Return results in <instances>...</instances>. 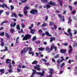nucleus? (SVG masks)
Returning a JSON list of instances; mask_svg holds the SVG:
<instances>
[{
    "label": "nucleus",
    "mask_w": 77,
    "mask_h": 77,
    "mask_svg": "<svg viewBox=\"0 0 77 77\" xmlns=\"http://www.w3.org/2000/svg\"><path fill=\"white\" fill-rule=\"evenodd\" d=\"M54 45H51V49H50V50H52L53 49V48H54Z\"/></svg>",
    "instance_id": "obj_29"
},
{
    "label": "nucleus",
    "mask_w": 77,
    "mask_h": 77,
    "mask_svg": "<svg viewBox=\"0 0 77 77\" xmlns=\"http://www.w3.org/2000/svg\"><path fill=\"white\" fill-rule=\"evenodd\" d=\"M48 26L47 23H44L42 24V27H45L46 26Z\"/></svg>",
    "instance_id": "obj_20"
},
{
    "label": "nucleus",
    "mask_w": 77,
    "mask_h": 77,
    "mask_svg": "<svg viewBox=\"0 0 77 77\" xmlns=\"http://www.w3.org/2000/svg\"><path fill=\"white\" fill-rule=\"evenodd\" d=\"M5 5H0V7L1 8L2 7V8H5Z\"/></svg>",
    "instance_id": "obj_44"
},
{
    "label": "nucleus",
    "mask_w": 77,
    "mask_h": 77,
    "mask_svg": "<svg viewBox=\"0 0 77 77\" xmlns=\"http://www.w3.org/2000/svg\"><path fill=\"white\" fill-rule=\"evenodd\" d=\"M58 15L59 18H60L61 20H62L63 18L62 21H63V22L65 21V18H64V16H62V14H58Z\"/></svg>",
    "instance_id": "obj_5"
},
{
    "label": "nucleus",
    "mask_w": 77,
    "mask_h": 77,
    "mask_svg": "<svg viewBox=\"0 0 77 77\" xmlns=\"http://www.w3.org/2000/svg\"><path fill=\"white\" fill-rule=\"evenodd\" d=\"M27 0H23L22 1V3H26V2H27Z\"/></svg>",
    "instance_id": "obj_51"
},
{
    "label": "nucleus",
    "mask_w": 77,
    "mask_h": 77,
    "mask_svg": "<svg viewBox=\"0 0 77 77\" xmlns=\"http://www.w3.org/2000/svg\"><path fill=\"white\" fill-rule=\"evenodd\" d=\"M2 43L1 44V45L2 46V47H3L4 46V45L5 44V43H4V42H1Z\"/></svg>",
    "instance_id": "obj_49"
},
{
    "label": "nucleus",
    "mask_w": 77,
    "mask_h": 77,
    "mask_svg": "<svg viewBox=\"0 0 77 77\" xmlns=\"http://www.w3.org/2000/svg\"><path fill=\"white\" fill-rule=\"evenodd\" d=\"M43 44H44V45H46L47 44V43L46 42H43Z\"/></svg>",
    "instance_id": "obj_59"
},
{
    "label": "nucleus",
    "mask_w": 77,
    "mask_h": 77,
    "mask_svg": "<svg viewBox=\"0 0 77 77\" xmlns=\"http://www.w3.org/2000/svg\"><path fill=\"white\" fill-rule=\"evenodd\" d=\"M49 23L50 26H53L54 24V22H49Z\"/></svg>",
    "instance_id": "obj_40"
},
{
    "label": "nucleus",
    "mask_w": 77,
    "mask_h": 77,
    "mask_svg": "<svg viewBox=\"0 0 77 77\" xmlns=\"http://www.w3.org/2000/svg\"><path fill=\"white\" fill-rule=\"evenodd\" d=\"M69 48L70 49H69L68 51L69 54L71 53V52L72 51V50H73L72 48V46H71V45H69Z\"/></svg>",
    "instance_id": "obj_7"
},
{
    "label": "nucleus",
    "mask_w": 77,
    "mask_h": 77,
    "mask_svg": "<svg viewBox=\"0 0 77 77\" xmlns=\"http://www.w3.org/2000/svg\"><path fill=\"white\" fill-rule=\"evenodd\" d=\"M20 31H18V33H22V32H23V29H21Z\"/></svg>",
    "instance_id": "obj_47"
},
{
    "label": "nucleus",
    "mask_w": 77,
    "mask_h": 77,
    "mask_svg": "<svg viewBox=\"0 0 77 77\" xmlns=\"http://www.w3.org/2000/svg\"><path fill=\"white\" fill-rule=\"evenodd\" d=\"M28 50L29 51H32V48H31V47H28L26 48H23V50H22L21 52V54H23V53L25 54Z\"/></svg>",
    "instance_id": "obj_1"
},
{
    "label": "nucleus",
    "mask_w": 77,
    "mask_h": 77,
    "mask_svg": "<svg viewBox=\"0 0 77 77\" xmlns=\"http://www.w3.org/2000/svg\"><path fill=\"white\" fill-rule=\"evenodd\" d=\"M5 49H3L4 51H8V49L7 47H5Z\"/></svg>",
    "instance_id": "obj_35"
},
{
    "label": "nucleus",
    "mask_w": 77,
    "mask_h": 77,
    "mask_svg": "<svg viewBox=\"0 0 77 77\" xmlns=\"http://www.w3.org/2000/svg\"><path fill=\"white\" fill-rule=\"evenodd\" d=\"M30 9V8L28 6H26L23 9V10H28V9Z\"/></svg>",
    "instance_id": "obj_23"
},
{
    "label": "nucleus",
    "mask_w": 77,
    "mask_h": 77,
    "mask_svg": "<svg viewBox=\"0 0 77 77\" xmlns=\"http://www.w3.org/2000/svg\"><path fill=\"white\" fill-rule=\"evenodd\" d=\"M53 69H51L50 70V75H49V77H52V74L53 73Z\"/></svg>",
    "instance_id": "obj_6"
},
{
    "label": "nucleus",
    "mask_w": 77,
    "mask_h": 77,
    "mask_svg": "<svg viewBox=\"0 0 77 77\" xmlns=\"http://www.w3.org/2000/svg\"><path fill=\"white\" fill-rule=\"evenodd\" d=\"M5 36L8 38H9V35L8 33L7 32L5 33Z\"/></svg>",
    "instance_id": "obj_30"
},
{
    "label": "nucleus",
    "mask_w": 77,
    "mask_h": 77,
    "mask_svg": "<svg viewBox=\"0 0 77 77\" xmlns=\"http://www.w3.org/2000/svg\"><path fill=\"white\" fill-rule=\"evenodd\" d=\"M32 71H33L34 72L36 73V74H37V75H38V74H39V72H36V70H32Z\"/></svg>",
    "instance_id": "obj_39"
},
{
    "label": "nucleus",
    "mask_w": 77,
    "mask_h": 77,
    "mask_svg": "<svg viewBox=\"0 0 77 77\" xmlns=\"http://www.w3.org/2000/svg\"><path fill=\"white\" fill-rule=\"evenodd\" d=\"M71 16L69 17V19H68V24H71L72 23V19H71Z\"/></svg>",
    "instance_id": "obj_12"
},
{
    "label": "nucleus",
    "mask_w": 77,
    "mask_h": 77,
    "mask_svg": "<svg viewBox=\"0 0 77 77\" xmlns=\"http://www.w3.org/2000/svg\"><path fill=\"white\" fill-rule=\"evenodd\" d=\"M23 12L25 16H27V11L23 9Z\"/></svg>",
    "instance_id": "obj_18"
},
{
    "label": "nucleus",
    "mask_w": 77,
    "mask_h": 77,
    "mask_svg": "<svg viewBox=\"0 0 77 77\" xmlns=\"http://www.w3.org/2000/svg\"><path fill=\"white\" fill-rule=\"evenodd\" d=\"M65 63H62V64L61 65V67H62V66H65Z\"/></svg>",
    "instance_id": "obj_55"
},
{
    "label": "nucleus",
    "mask_w": 77,
    "mask_h": 77,
    "mask_svg": "<svg viewBox=\"0 0 77 77\" xmlns=\"http://www.w3.org/2000/svg\"><path fill=\"white\" fill-rule=\"evenodd\" d=\"M69 8L70 9V11H72V6H71L70 5H69L68 6Z\"/></svg>",
    "instance_id": "obj_21"
},
{
    "label": "nucleus",
    "mask_w": 77,
    "mask_h": 77,
    "mask_svg": "<svg viewBox=\"0 0 77 77\" xmlns=\"http://www.w3.org/2000/svg\"><path fill=\"white\" fill-rule=\"evenodd\" d=\"M1 42H4L3 41V39L2 38H1Z\"/></svg>",
    "instance_id": "obj_57"
},
{
    "label": "nucleus",
    "mask_w": 77,
    "mask_h": 77,
    "mask_svg": "<svg viewBox=\"0 0 77 77\" xmlns=\"http://www.w3.org/2000/svg\"><path fill=\"white\" fill-rule=\"evenodd\" d=\"M30 13L31 14H33V15H37L38 14V10L36 9H32L30 11Z\"/></svg>",
    "instance_id": "obj_2"
},
{
    "label": "nucleus",
    "mask_w": 77,
    "mask_h": 77,
    "mask_svg": "<svg viewBox=\"0 0 77 77\" xmlns=\"http://www.w3.org/2000/svg\"><path fill=\"white\" fill-rule=\"evenodd\" d=\"M35 39H36V37L34 36L32 38V41H35Z\"/></svg>",
    "instance_id": "obj_28"
},
{
    "label": "nucleus",
    "mask_w": 77,
    "mask_h": 77,
    "mask_svg": "<svg viewBox=\"0 0 77 77\" xmlns=\"http://www.w3.org/2000/svg\"><path fill=\"white\" fill-rule=\"evenodd\" d=\"M46 8L47 9H49V8H51V5H46Z\"/></svg>",
    "instance_id": "obj_27"
},
{
    "label": "nucleus",
    "mask_w": 77,
    "mask_h": 77,
    "mask_svg": "<svg viewBox=\"0 0 77 77\" xmlns=\"http://www.w3.org/2000/svg\"><path fill=\"white\" fill-rule=\"evenodd\" d=\"M42 3H48V1L47 0H41Z\"/></svg>",
    "instance_id": "obj_22"
},
{
    "label": "nucleus",
    "mask_w": 77,
    "mask_h": 77,
    "mask_svg": "<svg viewBox=\"0 0 77 77\" xmlns=\"http://www.w3.org/2000/svg\"><path fill=\"white\" fill-rule=\"evenodd\" d=\"M3 5H4V7H5V8H8V6H7L4 3L3 4Z\"/></svg>",
    "instance_id": "obj_53"
},
{
    "label": "nucleus",
    "mask_w": 77,
    "mask_h": 77,
    "mask_svg": "<svg viewBox=\"0 0 77 77\" xmlns=\"http://www.w3.org/2000/svg\"><path fill=\"white\" fill-rule=\"evenodd\" d=\"M17 72H20L21 71V69H20L18 68L17 69Z\"/></svg>",
    "instance_id": "obj_50"
},
{
    "label": "nucleus",
    "mask_w": 77,
    "mask_h": 77,
    "mask_svg": "<svg viewBox=\"0 0 77 77\" xmlns=\"http://www.w3.org/2000/svg\"><path fill=\"white\" fill-rule=\"evenodd\" d=\"M54 49L55 50V51H56V50H57V47L54 46Z\"/></svg>",
    "instance_id": "obj_62"
},
{
    "label": "nucleus",
    "mask_w": 77,
    "mask_h": 77,
    "mask_svg": "<svg viewBox=\"0 0 77 77\" xmlns=\"http://www.w3.org/2000/svg\"><path fill=\"white\" fill-rule=\"evenodd\" d=\"M60 52L61 53H62L63 54H65L66 53V50L64 49H61L60 50Z\"/></svg>",
    "instance_id": "obj_9"
},
{
    "label": "nucleus",
    "mask_w": 77,
    "mask_h": 77,
    "mask_svg": "<svg viewBox=\"0 0 77 77\" xmlns=\"http://www.w3.org/2000/svg\"><path fill=\"white\" fill-rule=\"evenodd\" d=\"M18 16H19V17H23V15L21 14L20 13H19L18 14Z\"/></svg>",
    "instance_id": "obj_41"
},
{
    "label": "nucleus",
    "mask_w": 77,
    "mask_h": 77,
    "mask_svg": "<svg viewBox=\"0 0 77 77\" xmlns=\"http://www.w3.org/2000/svg\"><path fill=\"white\" fill-rule=\"evenodd\" d=\"M16 28L17 30H20V25H17L16 26Z\"/></svg>",
    "instance_id": "obj_31"
},
{
    "label": "nucleus",
    "mask_w": 77,
    "mask_h": 77,
    "mask_svg": "<svg viewBox=\"0 0 77 77\" xmlns=\"http://www.w3.org/2000/svg\"><path fill=\"white\" fill-rule=\"evenodd\" d=\"M38 32L39 33H42V29H39L38 30Z\"/></svg>",
    "instance_id": "obj_56"
},
{
    "label": "nucleus",
    "mask_w": 77,
    "mask_h": 77,
    "mask_svg": "<svg viewBox=\"0 0 77 77\" xmlns=\"http://www.w3.org/2000/svg\"><path fill=\"white\" fill-rule=\"evenodd\" d=\"M10 31L12 33H13V32H14V31H15V29H14L11 28L10 29Z\"/></svg>",
    "instance_id": "obj_37"
},
{
    "label": "nucleus",
    "mask_w": 77,
    "mask_h": 77,
    "mask_svg": "<svg viewBox=\"0 0 77 77\" xmlns=\"http://www.w3.org/2000/svg\"><path fill=\"white\" fill-rule=\"evenodd\" d=\"M4 35H5V32H1L0 33V35L1 36H3Z\"/></svg>",
    "instance_id": "obj_33"
},
{
    "label": "nucleus",
    "mask_w": 77,
    "mask_h": 77,
    "mask_svg": "<svg viewBox=\"0 0 77 77\" xmlns=\"http://www.w3.org/2000/svg\"><path fill=\"white\" fill-rule=\"evenodd\" d=\"M12 15H11V17H14L15 18H17V15L16 14V13H13L11 14Z\"/></svg>",
    "instance_id": "obj_15"
},
{
    "label": "nucleus",
    "mask_w": 77,
    "mask_h": 77,
    "mask_svg": "<svg viewBox=\"0 0 77 77\" xmlns=\"http://www.w3.org/2000/svg\"><path fill=\"white\" fill-rule=\"evenodd\" d=\"M9 73H11V72H12V70L11 68H10L9 69H8Z\"/></svg>",
    "instance_id": "obj_32"
},
{
    "label": "nucleus",
    "mask_w": 77,
    "mask_h": 77,
    "mask_svg": "<svg viewBox=\"0 0 77 77\" xmlns=\"http://www.w3.org/2000/svg\"><path fill=\"white\" fill-rule=\"evenodd\" d=\"M31 35H29V34L26 35L23 38V41H27L28 39H29L30 38H31Z\"/></svg>",
    "instance_id": "obj_3"
},
{
    "label": "nucleus",
    "mask_w": 77,
    "mask_h": 77,
    "mask_svg": "<svg viewBox=\"0 0 77 77\" xmlns=\"http://www.w3.org/2000/svg\"><path fill=\"white\" fill-rule=\"evenodd\" d=\"M71 29H68L67 30V32L68 33H69V35L70 36V37H72V34L71 33Z\"/></svg>",
    "instance_id": "obj_8"
},
{
    "label": "nucleus",
    "mask_w": 77,
    "mask_h": 77,
    "mask_svg": "<svg viewBox=\"0 0 77 77\" xmlns=\"http://www.w3.org/2000/svg\"><path fill=\"white\" fill-rule=\"evenodd\" d=\"M64 34H65V35H67V36H69V35L68 33H66V32H64Z\"/></svg>",
    "instance_id": "obj_61"
},
{
    "label": "nucleus",
    "mask_w": 77,
    "mask_h": 77,
    "mask_svg": "<svg viewBox=\"0 0 77 77\" xmlns=\"http://www.w3.org/2000/svg\"><path fill=\"white\" fill-rule=\"evenodd\" d=\"M74 31H75V32L74 33V34H77V31H76V30H75Z\"/></svg>",
    "instance_id": "obj_63"
},
{
    "label": "nucleus",
    "mask_w": 77,
    "mask_h": 77,
    "mask_svg": "<svg viewBox=\"0 0 77 77\" xmlns=\"http://www.w3.org/2000/svg\"><path fill=\"white\" fill-rule=\"evenodd\" d=\"M22 28H24L25 27V25L23 24H22L21 25Z\"/></svg>",
    "instance_id": "obj_52"
},
{
    "label": "nucleus",
    "mask_w": 77,
    "mask_h": 77,
    "mask_svg": "<svg viewBox=\"0 0 77 77\" xmlns=\"http://www.w3.org/2000/svg\"><path fill=\"white\" fill-rule=\"evenodd\" d=\"M11 60L8 59H6V61L5 63L8 64V63H11Z\"/></svg>",
    "instance_id": "obj_14"
},
{
    "label": "nucleus",
    "mask_w": 77,
    "mask_h": 77,
    "mask_svg": "<svg viewBox=\"0 0 77 77\" xmlns=\"http://www.w3.org/2000/svg\"><path fill=\"white\" fill-rule=\"evenodd\" d=\"M38 50H39L40 51H44V50H43V48H39Z\"/></svg>",
    "instance_id": "obj_48"
},
{
    "label": "nucleus",
    "mask_w": 77,
    "mask_h": 77,
    "mask_svg": "<svg viewBox=\"0 0 77 77\" xmlns=\"http://www.w3.org/2000/svg\"><path fill=\"white\" fill-rule=\"evenodd\" d=\"M48 16H46L45 18V21H47L48 20Z\"/></svg>",
    "instance_id": "obj_46"
},
{
    "label": "nucleus",
    "mask_w": 77,
    "mask_h": 77,
    "mask_svg": "<svg viewBox=\"0 0 77 77\" xmlns=\"http://www.w3.org/2000/svg\"><path fill=\"white\" fill-rule=\"evenodd\" d=\"M49 4L51 6H56V4L55 2H52V1H51L49 2Z\"/></svg>",
    "instance_id": "obj_11"
},
{
    "label": "nucleus",
    "mask_w": 77,
    "mask_h": 77,
    "mask_svg": "<svg viewBox=\"0 0 77 77\" xmlns=\"http://www.w3.org/2000/svg\"><path fill=\"white\" fill-rule=\"evenodd\" d=\"M35 43L37 44H39L41 43V41H40L39 40H37L35 42Z\"/></svg>",
    "instance_id": "obj_36"
},
{
    "label": "nucleus",
    "mask_w": 77,
    "mask_h": 77,
    "mask_svg": "<svg viewBox=\"0 0 77 77\" xmlns=\"http://www.w3.org/2000/svg\"><path fill=\"white\" fill-rule=\"evenodd\" d=\"M71 13H72V14H74L76 13V11H75V10H74L73 11H72Z\"/></svg>",
    "instance_id": "obj_42"
},
{
    "label": "nucleus",
    "mask_w": 77,
    "mask_h": 77,
    "mask_svg": "<svg viewBox=\"0 0 77 77\" xmlns=\"http://www.w3.org/2000/svg\"><path fill=\"white\" fill-rule=\"evenodd\" d=\"M44 74H45V72L44 71H42V73L41 72H38V75H40L42 76H44Z\"/></svg>",
    "instance_id": "obj_13"
},
{
    "label": "nucleus",
    "mask_w": 77,
    "mask_h": 77,
    "mask_svg": "<svg viewBox=\"0 0 77 77\" xmlns=\"http://www.w3.org/2000/svg\"><path fill=\"white\" fill-rule=\"evenodd\" d=\"M45 33H43L42 35V37H44V36H45Z\"/></svg>",
    "instance_id": "obj_54"
},
{
    "label": "nucleus",
    "mask_w": 77,
    "mask_h": 77,
    "mask_svg": "<svg viewBox=\"0 0 77 77\" xmlns=\"http://www.w3.org/2000/svg\"><path fill=\"white\" fill-rule=\"evenodd\" d=\"M16 26V23H15V22H14L13 23H13H12V22H11L10 24V27H15Z\"/></svg>",
    "instance_id": "obj_10"
},
{
    "label": "nucleus",
    "mask_w": 77,
    "mask_h": 77,
    "mask_svg": "<svg viewBox=\"0 0 77 77\" xmlns=\"http://www.w3.org/2000/svg\"><path fill=\"white\" fill-rule=\"evenodd\" d=\"M5 71V69H0V72H1V74L2 75L3 74H4V71Z\"/></svg>",
    "instance_id": "obj_19"
},
{
    "label": "nucleus",
    "mask_w": 77,
    "mask_h": 77,
    "mask_svg": "<svg viewBox=\"0 0 77 77\" xmlns=\"http://www.w3.org/2000/svg\"><path fill=\"white\" fill-rule=\"evenodd\" d=\"M32 28L31 26L29 27L28 28L29 29H31L30 33H32V34H34V33L33 32H35L36 30H35V29H32Z\"/></svg>",
    "instance_id": "obj_4"
},
{
    "label": "nucleus",
    "mask_w": 77,
    "mask_h": 77,
    "mask_svg": "<svg viewBox=\"0 0 77 77\" xmlns=\"http://www.w3.org/2000/svg\"><path fill=\"white\" fill-rule=\"evenodd\" d=\"M63 45H64V46H68V43H65L63 44Z\"/></svg>",
    "instance_id": "obj_45"
},
{
    "label": "nucleus",
    "mask_w": 77,
    "mask_h": 77,
    "mask_svg": "<svg viewBox=\"0 0 77 77\" xmlns=\"http://www.w3.org/2000/svg\"><path fill=\"white\" fill-rule=\"evenodd\" d=\"M45 50L46 51H48V53H49V52H50V49H49V48L48 47H46L45 48Z\"/></svg>",
    "instance_id": "obj_26"
},
{
    "label": "nucleus",
    "mask_w": 77,
    "mask_h": 77,
    "mask_svg": "<svg viewBox=\"0 0 77 77\" xmlns=\"http://www.w3.org/2000/svg\"><path fill=\"white\" fill-rule=\"evenodd\" d=\"M50 42H52V41H53V40H54L56 39V38L54 37H51V38H50Z\"/></svg>",
    "instance_id": "obj_17"
},
{
    "label": "nucleus",
    "mask_w": 77,
    "mask_h": 77,
    "mask_svg": "<svg viewBox=\"0 0 77 77\" xmlns=\"http://www.w3.org/2000/svg\"><path fill=\"white\" fill-rule=\"evenodd\" d=\"M10 7L11 8V10H14V7L12 5H11L10 6Z\"/></svg>",
    "instance_id": "obj_38"
},
{
    "label": "nucleus",
    "mask_w": 77,
    "mask_h": 77,
    "mask_svg": "<svg viewBox=\"0 0 77 77\" xmlns=\"http://www.w3.org/2000/svg\"><path fill=\"white\" fill-rule=\"evenodd\" d=\"M37 63H38V61L36 60H35L32 63V65H34L35 64H37Z\"/></svg>",
    "instance_id": "obj_24"
},
{
    "label": "nucleus",
    "mask_w": 77,
    "mask_h": 77,
    "mask_svg": "<svg viewBox=\"0 0 77 77\" xmlns=\"http://www.w3.org/2000/svg\"><path fill=\"white\" fill-rule=\"evenodd\" d=\"M8 22V21L7 20H6L5 21H4L1 24H2V25H3V24H4V23H7Z\"/></svg>",
    "instance_id": "obj_34"
},
{
    "label": "nucleus",
    "mask_w": 77,
    "mask_h": 77,
    "mask_svg": "<svg viewBox=\"0 0 77 77\" xmlns=\"http://www.w3.org/2000/svg\"><path fill=\"white\" fill-rule=\"evenodd\" d=\"M54 57L55 59H57V58H59V55L57 54Z\"/></svg>",
    "instance_id": "obj_25"
},
{
    "label": "nucleus",
    "mask_w": 77,
    "mask_h": 77,
    "mask_svg": "<svg viewBox=\"0 0 77 77\" xmlns=\"http://www.w3.org/2000/svg\"><path fill=\"white\" fill-rule=\"evenodd\" d=\"M52 62H56V60H55L53 58H52Z\"/></svg>",
    "instance_id": "obj_43"
},
{
    "label": "nucleus",
    "mask_w": 77,
    "mask_h": 77,
    "mask_svg": "<svg viewBox=\"0 0 77 77\" xmlns=\"http://www.w3.org/2000/svg\"><path fill=\"white\" fill-rule=\"evenodd\" d=\"M8 67L10 68H12V66L11 65V64H10L8 66Z\"/></svg>",
    "instance_id": "obj_60"
},
{
    "label": "nucleus",
    "mask_w": 77,
    "mask_h": 77,
    "mask_svg": "<svg viewBox=\"0 0 77 77\" xmlns=\"http://www.w3.org/2000/svg\"><path fill=\"white\" fill-rule=\"evenodd\" d=\"M5 14H6V15H9V12H5Z\"/></svg>",
    "instance_id": "obj_58"
},
{
    "label": "nucleus",
    "mask_w": 77,
    "mask_h": 77,
    "mask_svg": "<svg viewBox=\"0 0 77 77\" xmlns=\"http://www.w3.org/2000/svg\"><path fill=\"white\" fill-rule=\"evenodd\" d=\"M45 33L46 35L48 36H50V37H51V36H52V35H51V34H49V32H48L46 31Z\"/></svg>",
    "instance_id": "obj_16"
},
{
    "label": "nucleus",
    "mask_w": 77,
    "mask_h": 77,
    "mask_svg": "<svg viewBox=\"0 0 77 77\" xmlns=\"http://www.w3.org/2000/svg\"><path fill=\"white\" fill-rule=\"evenodd\" d=\"M54 29H57V26H56V25H54Z\"/></svg>",
    "instance_id": "obj_64"
}]
</instances>
